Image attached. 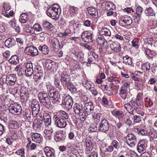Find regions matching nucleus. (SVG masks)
<instances>
[{"label":"nucleus","instance_id":"nucleus-45","mask_svg":"<svg viewBox=\"0 0 157 157\" xmlns=\"http://www.w3.org/2000/svg\"><path fill=\"white\" fill-rule=\"evenodd\" d=\"M101 116L102 115L100 113H94L92 114L93 117L94 118L95 123L97 124L100 121Z\"/></svg>","mask_w":157,"mask_h":157},{"label":"nucleus","instance_id":"nucleus-35","mask_svg":"<svg viewBox=\"0 0 157 157\" xmlns=\"http://www.w3.org/2000/svg\"><path fill=\"white\" fill-rule=\"evenodd\" d=\"M19 58L16 55L12 56L9 60L10 63L12 64H17L19 62Z\"/></svg>","mask_w":157,"mask_h":157},{"label":"nucleus","instance_id":"nucleus-12","mask_svg":"<svg viewBox=\"0 0 157 157\" xmlns=\"http://www.w3.org/2000/svg\"><path fill=\"white\" fill-rule=\"evenodd\" d=\"M84 109L85 112L87 115H89L93 113L94 111V107L93 103L91 102H86L84 105Z\"/></svg>","mask_w":157,"mask_h":157},{"label":"nucleus","instance_id":"nucleus-56","mask_svg":"<svg viewBox=\"0 0 157 157\" xmlns=\"http://www.w3.org/2000/svg\"><path fill=\"white\" fill-rule=\"evenodd\" d=\"M41 123H33V127L34 129H35L36 131H39L41 129Z\"/></svg>","mask_w":157,"mask_h":157},{"label":"nucleus","instance_id":"nucleus-54","mask_svg":"<svg viewBox=\"0 0 157 157\" xmlns=\"http://www.w3.org/2000/svg\"><path fill=\"white\" fill-rule=\"evenodd\" d=\"M41 69V67L40 66H36V68H34V71L36 72V73L39 74L41 75H43V71Z\"/></svg>","mask_w":157,"mask_h":157},{"label":"nucleus","instance_id":"nucleus-9","mask_svg":"<svg viewBox=\"0 0 157 157\" xmlns=\"http://www.w3.org/2000/svg\"><path fill=\"white\" fill-rule=\"evenodd\" d=\"M99 130L101 132H106L109 129V122L106 119L103 118L98 125Z\"/></svg>","mask_w":157,"mask_h":157},{"label":"nucleus","instance_id":"nucleus-2","mask_svg":"<svg viewBox=\"0 0 157 157\" xmlns=\"http://www.w3.org/2000/svg\"><path fill=\"white\" fill-rule=\"evenodd\" d=\"M60 81L63 87L65 88L71 84L70 78L67 74H63L55 78V84L57 88H59L60 87Z\"/></svg>","mask_w":157,"mask_h":157},{"label":"nucleus","instance_id":"nucleus-61","mask_svg":"<svg viewBox=\"0 0 157 157\" xmlns=\"http://www.w3.org/2000/svg\"><path fill=\"white\" fill-rule=\"evenodd\" d=\"M114 149L112 145L108 146L106 147L104 151L105 152H110L113 151Z\"/></svg>","mask_w":157,"mask_h":157},{"label":"nucleus","instance_id":"nucleus-13","mask_svg":"<svg viewBox=\"0 0 157 157\" xmlns=\"http://www.w3.org/2000/svg\"><path fill=\"white\" fill-rule=\"evenodd\" d=\"M131 17L127 15L124 16L120 18L119 23L122 26H124L126 25H129L132 23Z\"/></svg>","mask_w":157,"mask_h":157},{"label":"nucleus","instance_id":"nucleus-20","mask_svg":"<svg viewBox=\"0 0 157 157\" xmlns=\"http://www.w3.org/2000/svg\"><path fill=\"white\" fill-rule=\"evenodd\" d=\"M110 48L116 52H120L121 48L120 43L117 41H113L110 44Z\"/></svg>","mask_w":157,"mask_h":157},{"label":"nucleus","instance_id":"nucleus-30","mask_svg":"<svg viewBox=\"0 0 157 157\" xmlns=\"http://www.w3.org/2000/svg\"><path fill=\"white\" fill-rule=\"evenodd\" d=\"M123 63L126 65L133 66L132 58L128 56H124L123 58Z\"/></svg>","mask_w":157,"mask_h":157},{"label":"nucleus","instance_id":"nucleus-5","mask_svg":"<svg viewBox=\"0 0 157 157\" xmlns=\"http://www.w3.org/2000/svg\"><path fill=\"white\" fill-rule=\"evenodd\" d=\"M55 125L60 128H64L67 125L66 120L60 116L55 115L53 117Z\"/></svg>","mask_w":157,"mask_h":157},{"label":"nucleus","instance_id":"nucleus-55","mask_svg":"<svg viewBox=\"0 0 157 157\" xmlns=\"http://www.w3.org/2000/svg\"><path fill=\"white\" fill-rule=\"evenodd\" d=\"M139 40L137 38H134L132 41V45L133 47L137 48L139 47Z\"/></svg>","mask_w":157,"mask_h":157},{"label":"nucleus","instance_id":"nucleus-51","mask_svg":"<svg viewBox=\"0 0 157 157\" xmlns=\"http://www.w3.org/2000/svg\"><path fill=\"white\" fill-rule=\"evenodd\" d=\"M127 91V89H126L125 87H121L120 88L119 91V94L120 95L121 94L125 95L124 99H125L126 97V96Z\"/></svg>","mask_w":157,"mask_h":157},{"label":"nucleus","instance_id":"nucleus-41","mask_svg":"<svg viewBox=\"0 0 157 157\" xmlns=\"http://www.w3.org/2000/svg\"><path fill=\"white\" fill-rule=\"evenodd\" d=\"M38 49L40 51H41L42 54L44 55L47 54L49 52L48 47L45 45L39 46Z\"/></svg>","mask_w":157,"mask_h":157},{"label":"nucleus","instance_id":"nucleus-63","mask_svg":"<svg viewBox=\"0 0 157 157\" xmlns=\"http://www.w3.org/2000/svg\"><path fill=\"white\" fill-rule=\"evenodd\" d=\"M133 120L136 123H138L141 121L142 119L140 116L135 115L133 117Z\"/></svg>","mask_w":157,"mask_h":157},{"label":"nucleus","instance_id":"nucleus-59","mask_svg":"<svg viewBox=\"0 0 157 157\" xmlns=\"http://www.w3.org/2000/svg\"><path fill=\"white\" fill-rule=\"evenodd\" d=\"M150 67V64L149 62H146L144 63L143 66V67L144 70L149 72Z\"/></svg>","mask_w":157,"mask_h":157},{"label":"nucleus","instance_id":"nucleus-27","mask_svg":"<svg viewBox=\"0 0 157 157\" xmlns=\"http://www.w3.org/2000/svg\"><path fill=\"white\" fill-rule=\"evenodd\" d=\"M88 12L89 14L91 15L94 18H97L98 17L97 10L95 8L93 7H90L88 8Z\"/></svg>","mask_w":157,"mask_h":157},{"label":"nucleus","instance_id":"nucleus-43","mask_svg":"<svg viewBox=\"0 0 157 157\" xmlns=\"http://www.w3.org/2000/svg\"><path fill=\"white\" fill-rule=\"evenodd\" d=\"M29 17L26 14L24 13L21 15L19 21L21 22L24 23H26Z\"/></svg>","mask_w":157,"mask_h":157},{"label":"nucleus","instance_id":"nucleus-8","mask_svg":"<svg viewBox=\"0 0 157 157\" xmlns=\"http://www.w3.org/2000/svg\"><path fill=\"white\" fill-rule=\"evenodd\" d=\"M73 101L72 98L69 95L66 96L63 99L62 103L64 108L69 110L72 107Z\"/></svg>","mask_w":157,"mask_h":157},{"label":"nucleus","instance_id":"nucleus-19","mask_svg":"<svg viewBox=\"0 0 157 157\" xmlns=\"http://www.w3.org/2000/svg\"><path fill=\"white\" fill-rule=\"evenodd\" d=\"M74 111L76 114L80 115L81 114L84 113V110L83 109L82 105V104H76L73 106Z\"/></svg>","mask_w":157,"mask_h":157},{"label":"nucleus","instance_id":"nucleus-57","mask_svg":"<svg viewBox=\"0 0 157 157\" xmlns=\"http://www.w3.org/2000/svg\"><path fill=\"white\" fill-rule=\"evenodd\" d=\"M30 146V147L31 150H33L36 148V144L33 143H31V141H29V143L27 144L26 147H29V146Z\"/></svg>","mask_w":157,"mask_h":157},{"label":"nucleus","instance_id":"nucleus-14","mask_svg":"<svg viewBox=\"0 0 157 157\" xmlns=\"http://www.w3.org/2000/svg\"><path fill=\"white\" fill-rule=\"evenodd\" d=\"M16 75L12 74L8 75L6 78L5 83L8 85H13L16 81Z\"/></svg>","mask_w":157,"mask_h":157},{"label":"nucleus","instance_id":"nucleus-29","mask_svg":"<svg viewBox=\"0 0 157 157\" xmlns=\"http://www.w3.org/2000/svg\"><path fill=\"white\" fill-rule=\"evenodd\" d=\"M44 121L45 125L48 126L50 125L51 123V119L50 115L47 113L44 114L43 118L42 119Z\"/></svg>","mask_w":157,"mask_h":157},{"label":"nucleus","instance_id":"nucleus-49","mask_svg":"<svg viewBox=\"0 0 157 157\" xmlns=\"http://www.w3.org/2000/svg\"><path fill=\"white\" fill-rule=\"evenodd\" d=\"M23 117L24 118H27L28 121L31 120V112L29 109H26L25 112V114H24Z\"/></svg>","mask_w":157,"mask_h":157},{"label":"nucleus","instance_id":"nucleus-34","mask_svg":"<svg viewBox=\"0 0 157 157\" xmlns=\"http://www.w3.org/2000/svg\"><path fill=\"white\" fill-rule=\"evenodd\" d=\"M31 108L32 109L40 110V105L38 101L36 99L33 101L31 104Z\"/></svg>","mask_w":157,"mask_h":157},{"label":"nucleus","instance_id":"nucleus-38","mask_svg":"<svg viewBox=\"0 0 157 157\" xmlns=\"http://www.w3.org/2000/svg\"><path fill=\"white\" fill-rule=\"evenodd\" d=\"M143 10V9L142 7L139 6L136 9V13L134 14L136 18L137 19V20L138 21V18L140 19L141 17V15Z\"/></svg>","mask_w":157,"mask_h":157},{"label":"nucleus","instance_id":"nucleus-42","mask_svg":"<svg viewBox=\"0 0 157 157\" xmlns=\"http://www.w3.org/2000/svg\"><path fill=\"white\" fill-rule=\"evenodd\" d=\"M33 29L34 30V33L35 34L38 33L43 30V29L40 25L38 24H35L33 26Z\"/></svg>","mask_w":157,"mask_h":157},{"label":"nucleus","instance_id":"nucleus-39","mask_svg":"<svg viewBox=\"0 0 157 157\" xmlns=\"http://www.w3.org/2000/svg\"><path fill=\"white\" fill-rule=\"evenodd\" d=\"M42 25L44 29L48 31L51 30L53 27L51 23L46 21H44L43 22Z\"/></svg>","mask_w":157,"mask_h":157},{"label":"nucleus","instance_id":"nucleus-40","mask_svg":"<svg viewBox=\"0 0 157 157\" xmlns=\"http://www.w3.org/2000/svg\"><path fill=\"white\" fill-rule=\"evenodd\" d=\"M97 43L101 46H104L106 43V45L108 44L107 41L105 40L103 37L101 36L98 37L96 40Z\"/></svg>","mask_w":157,"mask_h":157},{"label":"nucleus","instance_id":"nucleus-23","mask_svg":"<svg viewBox=\"0 0 157 157\" xmlns=\"http://www.w3.org/2000/svg\"><path fill=\"white\" fill-rule=\"evenodd\" d=\"M32 138L33 141L37 143H41L43 140L42 136L38 133H35L33 134Z\"/></svg>","mask_w":157,"mask_h":157},{"label":"nucleus","instance_id":"nucleus-24","mask_svg":"<svg viewBox=\"0 0 157 157\" xmlns=\"http://www.w3.org/2000/svg\"><path fill=\"white\" fill-rule=\"evenodd\" d=\"M112 114L120 121H122L124 119V114L122 112L118 110H114L111 111Z\"/></svg>","mask_w":157,"mask_h":157},{"label":"nucleus","instance_id":"nucleus-18","mask_svg":"<svg viewBox=\"0 0 157 157\" xmlns=\"http://www.w3.org/2000/svg\"><path fill=\"white\" fill-rule=\"evenodd\" d=\"M25 75L27 77L31 76L33 73V65L32 63L30 62L27 63L25 70Z\"/></svg>","mask_w":157,"mask_h":157},{"label":"nucleus","instance_id":"nucleus-6","mask_svg":"<svg viewBox=\"0 0 157 157\" xmlns=\"http://www.w3.org/2000/svg\"><path fill=\"white\" fill-rule=\"evenodd\" d=\"M50 98H52V102L54 104L60 102L62 97L60 96L59 92L56 89L48 95Z\"/></svg>","mask_w":157,"mask_h":157},{"label":"nucleus","instance_id":"nucleus-17","mask_svg":"<svg viewBox=\"0 0 157 157\" xmlns=\"http://www.w3.org/2000/svg\"><path fill=\"white\" fill-rule=\"evenodd\" d=\"M134 109L136 112L144 110V104L143 101H133Z\"/></svg>","mask_w":157,"mask_h":157},{"label":"nucleus","instance_id":"nucleus-64","mask_svg":"<svg viewBox=\"0 0 157 157\" xmlns=\"http://www.w3.org/2000/svg\"><path fill=\"white\" fill-rule=\"evenodd\" d=\"M5 126L3 124H0V136L4 134L5 132Z\"/></svg>","mask_w":157,"mask_h":157},{"label":"nucleus","instance_id":"nucleus-36","mask_svg":"<svg viewBox=\"0 0 157 157\" xmlns=\"http://www.w3.org/2000/svg\"><path fill=\"white\" fill-rule=\"evenodd\" d=\"M100 35L105 36H110L111 35V32L110 30L106 28H102L99 31Z\"/></svg>","mask_w":157,"mask_h":157},{"label":"nucleus","instance_id":"nucleus-32","mask_svg":"<svg viewBox=\"0 0 157 157\" xmlns=\"http://www.w3.org/2000/svg\"><path fill=\"white\" fill-rule=\"evenodd\" d=\"M50 43L52 44V47L54 48H56V47H59V48H62L63 45H61L59 44V40L56 38H54L51 40Z\"/></svg>","mask_w":157,"mask_h":157},{"label":"nucleus","instance_id":"nucleus-31","mask_svg":"<svg viewBox=\"0 0 157 157\" xmlns=\"http://www.w3.org/2000/svg\"><path fill=\"white\" fill-rule=\"evenodd\" d=\"M7 6L8 7L7 8L6 5H5L3 7L4 9H3V10L5 11L4 14L5 17H12L13 16L14 14V12L13 10H10L9 12H8V10H9L10 9V7L9 6Z\"/></svg>","mask_w":157,"mask_h":157},{"label":"nucleus","instance_id":"nucleus-26","mask_svg":"<svg viewBox=\"0 0 157 157\" xmlns=\"http://www.w3.org/2000/svg\"><path fill=\"white\" fill-rule=\"evenodd\" d=\"M44 151L47 157H55L54 150L53 148L48 147H46L44 148Z\"/></svg>","mask_w":157,"mask_h":157},{"label":"nucleus","instance_id":"nucleus-58","mask_svg":"<svg viewBox=\"0 0 157 157\" xmlns=\"http://www.w3.org/2000/svg\"><path fill=\"white\" fill-rule=\"evenodd\" d=\"M112 144L115 148L118 149L120 147V144L117 141L115 140H113L112 143Z\"/></svg>","mask_w":157,"mask_h":157},{"label":"nucleus","instance_id":"nucleus-48","mask_svg":"<svg viewBox=\"0 0 157 157\" xmlns=\"http://www.w3.org/2000/svg\"><path fill=\"white\" fill-rule=\"evenodd\" d=\"M106 15L107 16H113L115 17L117 16V13L115 9H112L109 10H106Z\"/></svg>","mask_w":157,"mask_h":157},{"label":"nucleus","instance_id":"nucleus-21","mask_svg":"<svg viewBox=\"0 0 157 157\" xmlns=\"http://www.w3.org/2000/svg\"><path fill=\"white\" fill-rule=\"evenodd\" d=\"M63 131H57L56 132L54 136V139L56 141H63L65 140L66 136L63 133Z\"/></svg>","mask_w":157,"mask_h":157},{"label":"nucleus","instance_id":"nucleus-28","mask_svg":"<svg viewBox=\"0 0 157 157\" xmlns=\"http://www.w3.org/2000/svg\"><path fill=\"white\" fill-rule=\"evenodd\" d=\"M16 43L15 40L14 39L9 38L7 39L5 41V46L8 48L14 46Z\"/></svg>","mask_w":157,"mask_h":157},{"label":"nucleus","instance_id":"nucleus-62","mask_svg":"<svg viewBox=\"0 0 157 157\" xmlns=\"http://www.w3.org/2000/svg\"><path fill=\"white\" fill-rule=\"evenodd\" d=\"M33 76V79L36 81H37L38 80H40L41 77H43V75H40L39 74L36 73L35 74H34Z\"/></svg>","mask_w":157,"mask_h":157},{"label":"nucleus","instance_id":"nucleus-37","mask_svg":"<svg viewBox=\"0 0 157 157\" xmlns=\"http://www.w3.org/2000/svg\"><path fill=\"white\" fill-rule=\"evenodd\" d=\"M53 130L52 128L50 129H46V131H44V133L45 134V138L46 139L50 140L52 139V133L53 132Z\"/></svg>","mask_w":157,"mask_h":157},{"label":"nucleus","instance_id":"nucleus-1","mask_svg":"<svg viewBox=\"0 0 157 157\" xmlns=\"http://www.w3.org/2000/svg\"><path fill=\"white\" fill-rule=\"evenodd\" d=\"M61 12L60 7L57 4L53 5L48 8L46 11L47 15L55 20H57L59 18Z\"/></svg>","mask_w":157,"mask_h":157},{"label":"nucleus","instance_id":"nucleus-16","mask_svg":"<svg viewBox=\"0 0 157 157\" xmlns=\"http://www.w3.org/2000/svg\"><path fill=\"white\" fill-rule=\"evenodd\" d=\"M101 7L103 9L106 10H109L116 9V6L113 3L110 2H103L101 5Z\"/></svg>","mask_w":157,"mask_h":157},{"label":"nucleus","instance_id":"nucleus-53","mask_svg":"<svg viewBox=\"0 0 157 157\" xmlns=\"http://www.w3.org/2000/svg\"><path fill=\"white\" fill-rule=\"evenodd\" d=\"M46 86L48 91V94H49V93L52 92L56 89L50 83H48L46 85Z\"/></svg>","mask_w":157,"mask_h":157},{"label":"nucleus","instance_id":"nucleus-33","mask_svg":"<svg viewBox=\"0 0 157 157\" xmlns=\"http://www.w3.org/2000/svg\"><path fill=\"white\" fill-rule=\"evenodd\" d=\"M146 148V145L142 141H140L138 144L137 146V150L140 153L143 152Z\"/></svg>","mask_w":157,"mask_h":157},{"label":"nucleus","instance_id":"nucleus-15","mask_svg":"<svg viewBox=\"0 0 157 157\" xmlns=\"http://www.w3.org/2000/svg\"><path fill=\"white\" fill-rule=\"evenodd\" d=\"M58 64L53 61L48 59L45 62V67L48 70H51V71H53L56 69V68L58 67Z\"/></svg>","mask_w":157,"mask_h":157},{"label":"nucleus","instance_id":"nucleus-10","mask_svg":"<svg viewBox=\"0 0 157 157\" xmlns=\"http://www.w3.org/2000/svg\"><path fill=\"white\" fill-rule=\"evenodd\" d=\"M25 53L27 55L33 56L37 55L38 53L37 49L33 46H27L25 50Z\"/></svg>","mask_w":157,"mask_h":157},{"label":"nucleus","instance_id":"nucleus-22","mask_svg":"<svg viewBox=\"0 0 157 157\" xmlns=\"http://www.w3.org/2000/svg\"><path fill=\"white\" fill-rule=\"evenodd\" d=\"M133 101H130L128 103L124 104V108L129 113L131 114H134V111L135 109H134V105Z\"/></svg>","mask_w":157,"mask_h":157},{"label":"nucleus","instance_id":"nucleus-44","mask_svg":"<svg viewBox=\"0 0 157 157\" xmlns=\"http://www.w3.org/2000/svg\"><path fill=\"white\" fill-rule=\"evenodd\" d=\"M144 13L147 16H153L155 14L153 9L151 7L147 8Z\"/></svg>","mask_w":157,"mask_h":157},{"label":"nucleus","instance_id":"nucleus-11","mask_svg":"<svg viewBox=\"0 0 157 157\" xmlns=\"http://www.w3.org/2000/svg\"><path fill=\"white\" fill-rule=\"evenodd\" d=\"M81 38L85 42L89 43L93 41L92 33L89 31L83 32L81 36Z\"/></svg>","mask_w":157,"mask_h":157},{"label":"nucleus","instance_id":"nucleus-47","mask_svg":"<svg viewBox=\"0 0 157 157\" xmlns=\"http://www.w3.org/2000/svg\"><path fill=\"white\" fill-rule=\"evenodd\" d=\"M24 30L27 33H30L31 34L34 33V30L33 29V27H31L29 25H26L24 28Z\"/></svg>","mask_w":157,"mask_h":157},{"label":"nucleus","instance_id":"nucleus-52","mask_svg":"<svg viewBox=\"0 0 157 157\" xmlns=\"http://www.w3.org/2000/svg\"><path fill=\"white\" fill-rule=\"evenodd\" d=\"M147 135L149 136L152 139L156 138H157V136H155V132L153 130H149L147 131Z\"/></svg>","mask_w":157,"mask_h":157},{"label":"nucleus","instance_id":"nucleus-60","mask_svg":"<svg viewBox=\"0 0 157 157\" xmlns=\"http://www.w3.org/2000/svg\"><path fill=\"white\" fill-rule=\"evenodd\" d=\"M138 133L142 136H146L147 134V131L144 129H137Z\"/></svg>","mask_w":157,"mask_h":157},{"label":"nucleus","instance_id":"nucleus-25","mask_svg":"<svg viewBox=\"0 0 157 157\" xmlns=\"http://www.w3.org/2000/svg\"><path fill=\"white\" fill-rule=\"evenodd\" d=\"M69 10L72 17H75L78 13V8L74 6H70L69 7Z\"/></svg>","mask_w":157,"mask_h":157},{"label":"nucleus","instance_id":"nucleus-50","mask_svg":"<svg viewBox=\"0 0 157 157\" xmlns=\"http://www.w3.org/2000/svg\"><path fill=\"white\" fill-rule=\"evenodd\" d=\"M24 87H23L20 90V91L21 92V98L24 99L25 98H27L29 97V94L26 92L24 91L22 92L23 91V89H24Z\"/></svg>","mask_w":157,"mask_h":157},{"label":"nucleus","instance_id":"nucleus-4","mask_svg":"<svg viewBox=\"0 0 157 157\" xmlns=\"http://www.w3.org/2000/svg\"><path fill=\"white\" fill-rule=\"evenodd\" d=\"M125 141L129 147H133L136 144L137 138L134 134L132 133H129L126 136Z\"/></svg>","mask_w":157,"mask_h":157},{"label":"nucleus","instance_id":"nucleus-46","mask_svg":"<svg viewBox=\"0 0 157 157\" xmlns=\"http://www.w3.org/2000/svg\"><path fill=\"white\" fill-rule=\"evenodd\" d=\"M86 145L87 149L89 151H90L93 148L92 143L89 140H86Z\"/></svg>","mask_w":157,"mask_h":157},{"label":"nucleus","instance_id":"nucleus-3","mask_svg":"<svg viewBox=\"0 0 157 157\" xmlns=\"http://www.w3.org/2000/svg\"><path fill=\"white\" fill-rule=\"evenodd\" d=\"M38 97L40 102L47 108L50 107L51 102L47 93L45 92H40Z\"/></svg>","mask_w":157,"mask_h":157},{"label":"nucleus","instance_id":"nucleus-7","mask_svg":"<svg viewBox=\"0 0 157 157\" xmlns=\"http://www.w3.org/2000/svg\"><path fill=\"white\" fill-rule=\"evenodd\" d=\"M9 110L12 114L14 115H19L22 111L21 106L17 104L10 105L9 108Z\"/></svg>","mask_w":157,"mask_h":157}]
</instances>
